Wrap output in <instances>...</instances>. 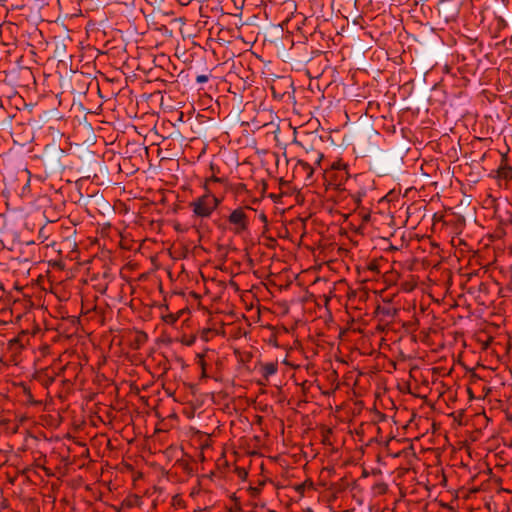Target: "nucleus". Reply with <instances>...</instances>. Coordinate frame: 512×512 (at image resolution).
<instances>
[{
    "label": "nucleus",
    "mask_w": 512,
    "mask_h": 512,
    "mask_svg": "<svg viewBox=\"0 0 512 512\" xmlns=\"http://www.w3.org/2000/svg\"><path fill=\"white\" fill-rule=\"evenodd\" d=\"M309 160L312 161L316 165H320L324 155L321 151H313L308 154Z\"/></svg>",
    "instance_id": "14"
},
{
    "label": "nucleus",
    "mask_w": 512,
    "mask_h": 512,
    "mask_svg": "<svg viewBox=\"0 0 512 512\" xmlns=\"http://www.w3.org/2000/svg\"><path fill=\"white\" fill-rule=\"evenodd\" d=\"M355 183H348V187H344L343 190H347L357 205L360 206L362 199L367 195V188L365 186H361L359 188L354 186Z\"/></svg>",
    "instance_id": "6"
},
{
    "label": "nucleus",
    "mask_w": 512,
    "mask_h": 512,
    "mask_svg": "<svg viewBox=\"0 0 512 512\" xmlns=\"http://www.w3.org/2000/svg\"><path fill=\"white\" fill-rule=\"evenodd\" d=\"M399 309L393 306H378L377 313L385 318L393 319L397 316Z\"/></svg>",
    "instance_id": "11"
},
{
    "label": "nucleus",
    "mask_w": 512,
    "mask_h": 512,
    "mask_svg": "<svg viewBox=\"0 0 512 512\" xmlns=\"http://www.w3.org/2000/svg\"><path fill=\"white\" fill-rule=\"evenodd\" d=\"M232 2H234L236 4V3H238V0H232Z\"/></svg>",
    "instance_id": "26"
},
{
    "label": "nucleus",
    "mask_w": 512,
    "mask_h": 512,
    "mask_svg": "<svg viewBox=\"0 0 512 512\" xmlns=\"http://www.w3.org/2000/svg\"><path fill=\"white\" fill-rule=\"evenodd\" d=\"M176 361H177L181 366H184V364H185L184 359H183V358H181V357H177V358H176Z\"/></svg>",
    "instance_id": "20"
},
{
    "label": "nucleus",
    "mask_w": 512,
    "mask_h": 512,
    "mask_svg": "<svg viewBox=\"0 0 512 512\" xmlns=\"http://www.w3.org/2000/svg\"><path fill=\"white\" fill-rule=\"evenodd\" d=\"M53 382H54V377H49V376H47V378L44 381V383L46 385L52 384Z\"/></svg>",
    "instance_id": "17"
},
{
    "label": "nucleus",
    "mask_w": 512,
    "mask_h": 512,
    "mask_svg": "<svg viewBox=\"0 0 512 512\" xmlns=\"http://www.w3.org/2000/svg\"><path fill=\"white\" fill-rule=\"evenodd\" d=\"M259 218H260V220H261L262 222H264V223H267V221H268V220H267V216L265 215V213H261V214L259 215Z\"/></svg>",
    "instance_id": "19"
},
{
    "label": "nucleus",
    "mask_w": 512,
    "mask_h": 512,
    "mask_svg": "<svg viewBox=\"0 0 512 512\" xmlns=\"http://www.w3.org/2000/svg\"><path fill=\"white\" fill-rule=\"evenodd\" d=\"M196 358H197V364L201 368V378H208L207 371H206L207 364L205 362L204 355L203 354H197Z\"/></svg>",
    "instance_id": "13"
},
{
    "label": "nucleus",
    "mask_w": 512,
    "mask_h": 512,
    "mask_svg": "<svg viewBox=\"0 0 512 512\" xmlns=\"http://www.w3.org/2000/svg\"><path fill=\"white\" fill-rule=\"evenodd\" d=\"M296 172H303L305 174L306 179H310L313 176L314 168L308 161L298 160L296 165Z\"/></svg>",
    "instance_id": "9"
},
{
    "label": "nucleus",
    "mask_w": 512,
    "mask_h": 512,
    "mask_svg": "<svg viewBox=\"0 0 512 512\" xmlns=\"http://www.w3.org/2000/svg\"><path fill=\"white\" fill-rule=\"evenodd\" d=\"M243 4H244V0H241V1H240V5H239V6H236V7H237V9H242Z\"/></svg>",
    "instance_id": "22"
},
{
    "label": "nucleus",
    "mask_w": 512,
    "mask_h": 512,
    "mask_svg": "<svg viewBox=\"0 0 512 512\" xmlns=\"http://www.w3.org/2000/svg\"><path fill=\"white\" fill-rule=\"evenodd\" d=\"M162 319L165 323L172 325L178 320V316L171 313L163 316Z\"/></svg>",
    "instance_id": "15"
},
{
    "label": "nucleus",
    "mask_w": 512,
    "mask_h": 512,
    "mask_svg": "<svg viewBox=\"0 0 512 512\" xmlns=\"http://www.w3.org/2000/svg\"><path fill=\"white\" fill-rule=\"evenodd\" d=\"M52 225H53V222H49L48 224L43 225L38 231V236H37L38 241L40 243H46V246H50L53 244V242L48 243V240L50 239L51 234H52V231H51Z\"/></svg>",
    "instance_id": "7"
},
{
    "label": "nucleus",
    "mask_w": 512,
    "mask_h": 512,
    "mask_svg": "<svg viewBox=\"0 0 512 512\" xmlns=\"http://www.w3.org/2000/svg\"><path fill=\"white\" fill-rule=\"evenodd\" d=\"M283 2H285L286 0H282Z\"/></svg>",
    "instance_id": "27"
},
{
    "label": "nucleus",
    "mask_w": 512,
    "mask_h": 512,
    "mask_svg": "<svg viewBox=\"0 0 512 512\" xmlns=\"http://www.w3.org/2000/svg\"><path fill=\"white\" fill-rule=\"evenodd\" d=\"M183 116H184V115H183V112H180V113H179V118H178V120H179V121H183Z\"/></svg>",
    "instance_id": "23"
},
{
    "label": "nucleus",
    "mask_w": 512,
    "mask_h": 512,
    "mask_svg": "<svg viewBox=\"0 0 512 512\" xmlns=\"http://www.w3.org/2000/svg\"><path fill=\"white\" fill-rule=\"evenodd\" d=\"M334 184L337 186L344 185V187H348V183H363L365 176L363 174H357L351 179L348 169L335 172L331 176Z\"/></svg>",
    "instance_id": "5"
},
{
    "label": "nucleus",
    "mask_w": 512,
    "mask_h": 512,
    "mask_svg": "<svg viewBox=\"0 0 512 512\" xmlns=\"http://www.w3.org/2000/svg\"><path fill=\"white\" fill-rule=\"evenodd\" d=\"M221 199L213 194L206 193L189 203L192 208L193 215L199 218H209L218 208Z\"/></svg>",
    "instance_id": "1"
},
{
    "label": "nucleus",
    "mask_w": 512,
    "mask_h": 512,
    "mask_svg": "<svg viewBox=\"0 0 512 512\" xmlns=\"http://www.w3.org/2000/svg\"><path fill=\"white\" fill-rule=\"evenodd\" d=\"M349 165L344 162L342 159H339L337 161H334L330 168L331 170L335 173V172H340V171H343V170H346L348 169Z\"/></svg>",
    "instance_id": "12"
},
{
    "label": "nucleus",
    "mask_w": 512,
    "mask_h": 512,
    "mask_svg": "<svg viewBox=\"0 0 512 512\" xmlns=\"http://www.w3.org/2000/svg\"><path fill=\"white\" fill-rule=\"evenodd\" d=\"M22 173H23L24 176H26V178H27V184L26 185H28L29 184V172L26 170V171H24Z\"/></svg>",
    "instance_id": "21"
},
{
    "label": "nucleus",
    "mask_w": 512,
    "mask_h": 512,
    "mask_svg": "<svg viewBox=\"0 0 512 512\" xmlns=\"http://www.w3.org/2000/svg\"><path fill=\"white\" fill-rule=\"evenodd\" d=\"M208 182H222V179L221 178H218L216 176H212Z\"/></svg>",
    "instance_id": "18"
},
{
    "label": "nucleus",
    "mask_w": 512,
    "mask_h": 512,
    "mask_svg": "<svg viewBox=\"0 0 512 512\" xmlns=\"http://www.w3.org/2000/svg\"><path fill=\"white\" fill-rule=\"evenodd\" d=\"M246 210H252L250 207H238L228 216L227 221L230 225V231L235 235H241L249 228V217Z\"/></svg>",
    "instance_id": "3"
},
{
    "label": "nucleus",
    "mask_w": 512,
    "mask_h": 512,
    "mask_svg": "<svg viewBox=\"0 0 512 512\" xmlns=\"http://www.w3.org/2000/svg\"><path fill=\"white\" fill-rule=\"evenodd\" d=\"M232 2H234L236 4V3H238V0H232Z\"/></svg>",
    "instance_id": "25"
},
{
    "label": "nucleus",
    "mask_w": 512,
    "mask_h": 512,
    "mask_svg": "<svg viewBox=\"0 0 512 512\" xmlns=\"http://www.w3.org/2000/svg\"><path fill=\"white\" fill-rule=\"evenodd\" d=\"M369 269H370V270H376V265H375V264H371V265L369 266Z\"/></svg>",
    "instance_id": "24"
},
{
    "label": "nucleus",
    "mask_w": 512,
    "mask_h": 512,
    "mask_svg": "<svg viewBox=\"0 0 512 512\" xmlns=\"http://www.w3.org/2000/svg\"><path fill=\"white\" fill-rule=\"evenodd\" d=\"M293 87V81L290 78L278 77L273 80L270 90L275 99H283L286 94H290L289 90Z\"/></svg>",
    "instance_id": "4"
},
{
    "label": "nucleus",
    "mask_w": 512,
    "mask_h": 512,
    "mask_svg": "<svg viewBox=\"0 0 512 512\" xmlns=\"http://www.w3.org/2000/svg\"><path fill=\"white\" fill-rule=\"evenodd\" d=\"M65 157V150L55 142L45 145L41 155V160L45 168L49 171H58L63 169L65 166L62 162Z\"/></svg>",
    "instance_id": "2"
},
{
    "label": "nucleus",
    "mask_w": 512,
    "mask_h": 512,
    "mask_svg": "<svg viewBox=\"0 0 512 512\" xmlns=\"http://www.w3.org/2000/svg\"><path fill=\"white\" fill-rule=\"evenodd\" d=\"M278 371V364L277 362H268L263 365H261V374L262 377L268 381L269 377L276 374Z\"/></svg>",
    "instance_id": "10"
},
{
    "label": "nucleus",
    "mask_w": 512,
    "mask_h": 512,
    "mask_svg": "<svg viewBox=\"0 0 512 512\" xmlns=\"http://www.w3.org/2000/svg\"><path fill=\"white\" fill-rule=\"evenodd\" d=\"M300 144L305 149L306 153L310 154V152L317 151V149L314 148V144H322V139L317 135H313L300 142Z\"/></svg>",
    "instance_id": "8"
},
{
    "label": "nucleus",
    "mask_w": 512,
    "mask_h": 512,
    "mask_svg": "<svg viewBox=\"0 0 512 512\" xmlns=\"http://www.w3.org/2000/svg\"><path fill=\"white\" fill-rule=\"evenodd\" d=\"M209 80V76L206 74H201L196 77V82L199 84L206 83Z\"/></svg>",
    "instance_id": "16"
}]
</instances>
